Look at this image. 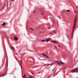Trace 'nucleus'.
Returning <instances> with one entry per match:
<instances>
[{"instance_id": "nucleus-2", "label": "nucleus", "mask_w": 78, "mask_h": 78, "mask_svg": "<svg viewBox=\"0 0 78 78\" xmlns=\"http://www.w3.org/2000/svg\"><path fill=\"white\" fill-rule=\"evenodd\" d=\"M76 71H77V72H78V68H76V69H74L73 70H72L71 71V72H73L74 73L75 72H76Z\"/></svg>"}, {"instance_id": "nucleus-35", "label": "nucleus", "mask_w": 78, "mask_h": 78, "mask_svg": "<svg viewBox=\"0 0 78 78\" xmlns=\"http://www.w3.org/2000/svg\"><path fill=\"white\" fill-rule=\"evenodd\" d=\"M7 7H8V5H7Z\"/></svg>"}, {"instance_id": "nucleus-5", "label": "nucleus", "mask_w": 78, "mask_h": 78, "mask_svg": "<svg viewBox=\"0 0 78 78\" xmlns=\"http://www.w3.org/2000/svg\"><path fill=\"white\" fill-rule=\"evenodd\" d=\"M55 63L56 64H59V65H61V63H60V62H58V61H56L55 62Z\"/></svg>"}, {"instance_id": "nucleus-14", "label": "nucleus", "mask_w": 78, "mask_h": 78, "mask_svg": "<svg viewBox=\"0 0 78 78\" xmlns=\"http://www.w3.org/2000/svg\"><path fill=\"white\" fill-rule=\"evenodd\" d=\"M60 63L62 64H64V63H63V62H62L61 61H60Z\"/></svg>"}, {"instance_id": "nucleus-1", "label": "nucleus", "mask_w": 78, "mask_h": 78, "mask_svg": "<svg viewBox=\"0 0 78 78\" xmlns=\"http://www.w3.org/2000/svg\"><path fill=\"white\" fill-rule=\"evenodd\" d=\"M76 21H75L74 22V23L73 24V30L72 31V34H71V39H73V32L74 31V29L75 28V24H76Z\"/></svg>"}, {"instance_id": "nucleus-11", "label": "nucleus", "mask_w": 78, "mask_h": 78, "mask_svg": "<svg viewBox=\"0 0 78 78\" xmlns=\"http://www.w3.org/2000/svg\"><path fill=\"white\" fill-rule=\"evenodd\" d=\"M49 65H51V66H53V65H55V63H53V64H50Z\"/></svg>"}, {"instance_id": "nucleus-24", "label": "nucleus", "mask_w": 78, "mask_h": 78, "mask_svg": "<svg viewBox=\"0 0 78 78\" xmlns=\"http://www.w3.org/2000/svg\"><path fill=\"white\" fill-rule=\"evenodd\" d=\"M41 14H44V13H41Z\"/></svg>"}, {"instance_id": "nucleus-3", "label": "nucleus", "mask_w": 78, "mask_h": 78, "mask_svg": "<svg viewBox=\"0 0 78 78\" xmlns=\"http://www.w3.org/2000/svg\"><path fill=\"white\" fill-rule=\"evenodd\" d=\"M42 55H43V56H45L46 58H48V57L47 56V55L45 54V53H42Z\"/></svg>"}, {"instance_id": "nucleus-9", "label": "nucleus", "mask_w": 78, "mask_h": 78, "mask_svg": "<svg viewBox=\"0 0 78 78\" xmlns=\"http://www.w3.org/2000/svg\"><path fill=\"white\" fill-rule=\"evenodd\" d=\"M41 42H45V41H46L43 40H41Z\"/></svg>"}, {"instance_id": "nucleus-37", "label": "nucleus", "mask_w": 78, "mask_h": 78, "mask_svg": "<svg viewBox=\"0 0 78 78\" xmlns=\"http://www.w3.org/2000/svg\"><path fill=\"white\" fill-rule=\"evenodd\" d=\"M7 4H8V2H7Z\"/></svg>"}, {"instance_id": "nucleus-13", "label": "nucleus", "mask_w": 78, "mask_h": 78, "mask_svg": "<svg viewBox=\"0 0 78 78\" xmlns=\"http://www.w3.org/2000/svg\"><path fill=\"white\" fill-rule=\"evenodd\" d=\"M74 21L75 22H76V17H75Z\"/></svg>"}, {"instance_id": "nucleus-30", "label": "nucleus", "mask_w": 78, "mask_h": 78, "mask_svg": "<svg viewBox=\"0 0 78 78\" xmlns=\"http://www.w3.org/2000/svg\"><path fill=\"white\" fill-rule=\"evenodd\" d=\"M49 76L48 77V78H49Z\"/></svg>"}, {"instance_id": "nucleus-17", "label": "nucleus", "mask_w": 78, "mask_h": 78, "mask_svg": "<svg viewBox=\"0 0 78 78\" xmlns=\"http://www.w3.org/2000/svg\"><path fill=\"white\" fill-rule=\"evenodd\" d=\"M29 78H33V76H31Z\"/></svg>"}, {"instance_id": "nucleus-12", "label": "nucleus", "mask_w": 78, "mask_h": 78, "mask_svg": "<svg viewBox=\"0 0 78 78\" xmlns=\"http://www.w3.org/2000/svg\"><path fill=\"white\" fill-rule=\"evenodd\" d=\"M11 47L12 48V49H14V48L13 46H11Z\"/></svg>"}, {"instance_id": "nucleus-29", "label": "nucleus", "mask_w": 78, "mask_h": 78, "mask_svg": "<svg viewBox=\"0 0 78 78\" xmlns=\"http://www.w3.org/2000/svg\"><path fill=\"white\" fill-rule=\"evenodd\" d=\"M58 47H59V46L58 45Z\"/></svg>"}, {"instance_id": "nucleus-25", "label": "nucleus", "mask_w": 78, "mask_h": 78, "mask_svg": "<svg viewBox=\"0 0 78 78\" xmlns=\"http://www.w3.org/2000/svg\"><path fill=\"white\" fill-rule=\"evenodd\" d=\"M24 77H25V74L24 76Z\"/></svg>"}, {"instance_id": "nucleus-27", "label": "nucleus", "mask_w": 78, "mask_h": 78, "mask_svg": "<svg viewBox=\"0 0 78 78\" xmlns=\"http://www.w3.org/2000/svg\"><path fill=\"white\" fill-rule=\"evenodd\" d=\"M11 0V1H13H13H14V0Z\"/></svg>"}, {"instance_id": "nucleus-36", "label": "nucleus", "mask_w": 78, "mask_h": 78, "mask_svg": "<svg viewBox=\"0 0 78 78\" xmlns=\"http://www.w3.org/2000/svg\"><path fill=\"white\" fill-rule=\"evenodd\" d=\"M7 9H8V8H7Z\"/></svg>"}, {"instance_id": "nucleus-20", "label": "nucleus", "mask_w": 78, "mask_h": 78, "mask_svg": "<svg viewBox=\"0 0 78 78\" xmlns=\"http://www.w3.org/2000/svg\"><path fill=\"white\" fill-rule=\"evenodd\" d=\"M55 48H57V46H55Z\"/></svg>"}, {"instance_id": "nucleus-21", "label": "nucleus", "mask_w": 78, "mask_h": 78, "mask_svg": "<svg viewBox=\"0 0 78 78\" xmlns=\"http://www.w3.org/2000/svg\"><path fill=\"white\" fill-rule=\"evenodd\" d=\"M48 39L49 41V40H50V39H51V38H48Z\"/></svg>"}, {"instance_id": "nucleus-16", "label": "nucleus", "mask_w": 78, "mask_h": 78, "mask_svg": "<svg viewBox=\"0 0 78 78\" xmlns=\"http://www.w3.org/2000/svg\"><path fill=\"white\" fill-rule=\"evenodd\" d=\"M31 30H32V31H34V29H33V28L31 27Z\"/></svg>"}, {"instance_id": "nucleus-6", "label": "nucleus", "mask_w": 78, "mask_h": 78, "mask_svg": "<svg viewBox=\"0 0 78 78\" xmlns=\"http://www.w3.org/2000/svg\"><path fill=\"white\" fill-rule=\"evenodd\" d=\"M14 39L15 40H16V41H17L18 39L17 38V37H14Z\"/></svg>"}, {"instance_id": "nucleus-33", "label": "nucleus", "mask_w": 78, "mask_h": 78, "mask_svg": "<svg viewBox=\"0 0 78 78\" xmlns=\"http://www.w3.org/2000/svg\"><path fill=\"white\" fill-rule=\"evenodd\" d=\"M32 74H33V73H31Z\"/></svg>"}, {"instance_id": "nucleus-26", "label": "nucleus", "mask_w": 78, "mask_h": 78, "mask_svg": "<svg viewBox=\"0 0 78 78\" xmlns=\"http://www.w3.org/2000/svg\"><path fill=\"white\" fill-rule=\"evenodd\" d=\"M53 23H55V22L54 21V20H53Z\"/></svg>"}, {"instance_id": "nucleus-4", "label": "nucleus", "mask_w": 78, "mask_h": 78, "mask_svg": "<svg viewBox=\"0 0 78 78\" xmlns=\"http://www.w3.org/2000/svg\"><path fill=\"white\" fill-rule=\"evenodd\" d=\"M8 24V23H3L2 24V26H5L6 25H7Z\"/></svg>"}, {"instance_id": "nucleus-19", "label": "nucleus", "mask_w": 78, "mask_h": 78, "mask_svg": "<svg viewBox=\"0 0 78 78\" xmlns=\"http://www.w3.org/2000/svg\"><path fill=\"white\" fill-rule=\"evenodd\" d=\"M54 33H56V31H54Z\"/></svg>"}, {"instance_id": "nucleus-31", "label": "nucleus", "mask_w": 78, "mask_h": 78, "mask_svg": "<svg viewBox=\"0 0 78 78\" xmlns=\"http://www.w3.org/2000/svg\"><path fill=\"white\" fill-rule=\"evenodd\" d=\"M23 78H26V77H25V78L24 77Z\"/></svg>"}, {"instance_id": "nucleus-15", "label": "nucleus", "mask_w": 78, "mask_h": 78, "mask_svg": "<svg viewBox=\"0 0 78 78\" xmlns=\"http://www.w3.org/2000/svg\"><path fill=\"white\" fill-rule=\"evenodd\" d=\"M46 42H48V41H49L48 39H46Z\"/></svg>"}, {"instance_id": "nucleus-18", "label": "nucleus", "mask_w": 78, "mask_h": 78, "mask_svg": "<svg viewBox=\"0 0 78 78\" xmlns=\"http://www.w3.org/2000/svg\"><path fill=\"white\" fill-rule=\"evenodd\" d=\"M67 12H70V10H67Z\"/></svg>"}, {"instance_id": "nucleus-23", "label": "nucleus", "mask_w": 78, "mask_h": 78, "mask_svg": "<svg viewBox=\"0 0 78 78\" xmlns=\"http://www.w3.org/2000/svg\"><path fill=\"white\" fill-rule=\"evenodd\" d=\"M54 70H55V69H54L52 70V71H54Z\"/></svg>"}, {"instance_id": "nucleus-32", "label": "nucleus", "mask_w": 78, "mask_h": 78, "mask_svg": "<svg viewBox=\"0 0 78 78\" xmlns=\"http://www.w3.org/2000/svg\"><path fill=\"white\" fill-rule=\"evenodd\" d=\"M21 64H22V62H21Z\"/></svg>"}, {"instance_id": "nucleus-34", "label": "nucleus", "mask_w": 78, "mask_h": 78, "mask_svg": "<svg viewBox=\"0 0 78 78\" xmlns=\"http://www.w3.org/2000/svg\"><path fill=\"white\" fill-rule=\"evenodd\" d=\"M4 8V7H3V8Z\"/></svg>"}, {"instance_id": "nucleus-10", "label": "nucleus", "mask_w": 78, "mask_h": 78, "mask_svg": "<svg viewBox=\"0 0 78 78\" xmlns=\"http://www.w3.org/2000/svg\"><path fill=\"white\" fill-rule=\"evenodd\" d=\"M54 34V33L53 32H52L50 33V34Z\"/></svg>"}, {"instance_id": "nucleus-7", "label": "nucleus", "mask_w": 78, "mask_h": 78, "mask_svg": "<svg viewBox=\"0 0 78 78\" xmlns=\"http://www.w3.org/2000/svg\"><path fill=\"white\" fill-rule=\"evenodd\" d=\"M49 65H50V64H49L48 65H47V64L43 65V66H49Z\"/></svg>"}, {"instance_id": "nucleus-28", "label": "nucleus", "mask_w": 78, "mask_h": 78, "mask_svg": "<svg viewBox=\"0 0 78 78\" xmlns=\"http://www.w3.org/2000/svg\"><path fill=\"white\" fill-rule=\"evenodd\" d=\"M35 11H34V13H35Z\"/></svg>"}, {"instance_id": "nucleus-22", "label": "nucleus", "mask_w": 78, "mask_h": 78, "mask_svg": "<svg viewBox=\"0 0 78 78\" xmlns=\"http://www.w3.org/2000/svg\"><path fill=\"white\" fill-rule=\"evenodd\" d=\"M49 28H50V27H49L48 28V29H49Z\"/></svg>"}, {"instance_id": "nucleus-8", "label": "nucleus", "mask_w": 78, "mask_h": 78, "mask_svg": "<svg viewBox=\"0 0 78 78\" xmlns=\"http://www.w3.org/2000/svg\"><path fill=\"white\" fill-rule=\"evenodd\" d=\"M52 41V42H54V43H55L56 44H57V43L55 41Z\"/></svg>"}]
</instances>
